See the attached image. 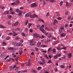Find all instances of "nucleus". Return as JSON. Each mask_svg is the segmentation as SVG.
Listing matches in <instances>:
<instances>
[{
	"label": "nucleus",
	"instance_id": "nucleus-62",
	"mask_svg": "<svg viewBox=\"0 0 73 73\" xmlns=\"http://www.w3.org/2000/svg\"><path fill=\"white\" fill-rule=\"evenodd\" d=\"M71 18V17H70V16H69L68 18V20H70V19Z\"/></svg>",
	"mask_w": 73,
	"mask_h": 73
},
{
	"label": "nucleus",
	"instance_id": "nucleus-23",
	"mask_svg": "<svg viewBox=\"0 0 73 73\" xmlns=\"http://www.w3.org/2000/svg\"><path fill=\"white\" fill-rule=\"evenodd\" d=\"M8 49L9 50H13V48L12 47H10L8 48Z\"/></svg>",
	"mask_w": 73,
	"mask_h": 73
},
{
	"label": "nucleus",
	"instance_id": "nucleus-50",
	"mask_svg": "<svg viewBox=\"0 0 73 73\" xmlns=\"http://www.w3.org/2000/svg\"><path fill=\"white\" fill-rule=\"evenodd\" d=\"M56 55H57V56L58 57H60V56L61 55L60 54H57Z\"/></svg>",
	"mask_w": 73,
	"mask_h": 73
},
{
	"label": "nucleus",
	"instance_id": "nucleus-22",
	"mask_svg": "<svg viewBox=\"0 0 73 73\" xmlns=\"http://www.w3.org/2000/svg\"><path fill=\"white\" fill-rule=\"evenodd\" d=\"M5 28V27H4V26H3V25H0V28Z\"/></svg>",
	"mask_w": 73,
	"mask_h": 73
},
{
	"label": "nucleus",
	"instance_id": "nucleus-6",
	"mask_svg": "<svg viewBox=\"0 0 73 73\" xmlns=\"http://www.w3.org/2000/svg\"><path fill=\"white\" fill-rule=\"evenodd\" d=\"M56 23H58V21L56 20V19H54L53 23V24L54 25H56Z\"/></svg>",
	"mask_w": 73,
	"mask_h": 73
},
{
	"label": "nucleus",
	"instance_id": "nucleus-15",
	"mask_svg": "<svg viewBox=\"0 0 73 73\" xmlns=\"http://www.w3.org/2000/svg\"><path fill=\"white\" fill-rule=\"evenodd\" d=\"M15 5H17L19 3V0H16L15 1Z\"/></svg>",
	"mask_w": 73,
	"mask_h": 73
},
{
	"label": "nucleus",
	"instance_id": "nucleus-25",
	"mask_svg": "<svg viewBox=\"0 0 73 73\" xmlns=\"http://www.w3.org/2000/svg\"><path fill=\"white\" fill-rule=\"evenodd\" d=\"M18 58H19V56H17L15 58V60H16V61L17 62L18 61Z\"/></svg>",
	"mask_w": 73,
	"mask_h": 73
},
{
	"label": "nucleus",
	"instance_id": "nucleus-19",
	"mask_svg": "<svg viewBox=\"0 0 73 73\" xmlns=\"http://www.w3.org/2000/svg\"><path fill=\"white\" fill-rule=\"evenodd\" d=\"M66 7H69V3H68V2H66Z\"/></svg>",
	"mask_w": 73,
	"mask_h": 73
},
{
	"label": "nucleus",
	"instance_id": "nucleus-51",
	"mask_svg": "<svg viewBox=\"0 0 73 73\" xmlns=\"http://www.w3.org/2000/svg\"><path fill=\"white\" fill-rule=\"evenodd\" d=\"M45 56V57H46V58H47V59H49V57H48V56L47 55H46Z\"/></svg>",
	"mask_w": 73,
	"mask_h": 73
},
{
	"label": "nucleus",
	"instance_id": "nucleus-9",
	"mask_svg": "<svg viewBox=\"0 0 73 73\" xmlns=\"http://www.w3.org/2000/svg\"><path fill=\"white\" fill-rule=\"evenodd\" d=\"M19 24V22H17L15 23L14 24H13L12 25L13 26L14 25V26H17V25H18V24Z\"/></svg>",
	"mask_w": 73,
	"mask_h": 73
},
{
	"label": "nucleus",
	"instance_id": "nucleus-63",
	"mask_svg": "<svg viewBox=\"0 0 73 73\" xmlns=\"http://www.w3.org/2000/svg\"><path fill=\"white\" fill-rule=\"evenodd\" d=\"M56 16H58V17H60V14H57Z\"/></svg>",
	"mask_w": 73,
	"mask_h": 73
},
{
	"label": "nucleus",
	"instance_id": "nucleus-47",
	"mask_svg": "<svg viewBox=\"0 0 73 73\" xmlns=\"http://www.w3.org/2000/svg\"><path fill=\"white\" fill-rule=\"evenodd\" d=\"M12 11H13V9H12V8H10V12H12Z\"/></svg>",
	"mask_w": 73,
	"mask_h": 73
},
{
	"label": "nucleus",
	"instance_id": "nucleus-20",
	"mask_svg": "<svg viewBox=\"0 0 73 73\" xmlns=\"http://www.w3.org/2000/svg\"><path fill=\"white\" fill-rule=\"evenodd\" d=\"M41 47L42 48H44V47H46V46L45 44H42L41 45Z\"/></svg>",
	"mask_w": 73,
	"mask_h": 73
},
{
	"label": "nucleus",
	"instance_id": "nucleus-61",
	"mask_svg": "<svg viewBox=\"0 0 73 73\" xmlns=\"http://www.w3.org/2000/svg\"><path fill=\"white\" fill-rule=\"evenodd\" d=\"M48 57H49L50 59H51L52 58V56L51 55H49Z\"/></svg>",
	"mask_w": 73,
	"mask_h": 73
},
{
	"label": "nucleus",
	"instance_id": "nucleus-32",
	"mask_svg": "<svg viewBox=\"0 0 73 73\" xmlns=\"http://www.w3.org/2000/svg\"><path fill=\"white\" fill-rule=\"evenodd\" d=\"M0 56L1 57H4V54H1Z\"/></svg>",
	"mask_w": 73,
	"mask_h": 73
},
{
	"label": "nucleus",
	"instance_id": "nucleus-39",
	"mask_svg": "<svg viewBox=\"0 0 73 73\" xmlns=\"http://www.w3.org/2000/svg\"><path fill=\"white\" fill-rule=\"evenodd\" d=\"M60 67L61 68H65V66L63 65H61L60 66Z\"/></svg>",
	"mask_w": 73,
	"mask_h": 73
},
{
	"label": "nucleus",
	"instance_id": "nucleus-55",
	"mask_svg": "<svg viewBox=\"0 0 73 73\" xmlns=\"http://www.w3.org/2000/svg\"><path fill=\"white\" fill-rule=\"evenodd\" d=\"M47 36L48 37H52V35H51L49 34Z\"/></svg>",
	"mask_w": 73,
	"mask_h": 73
},
{
	"label": "nucleus",
	"instance_id": "nucleus-54",
	"mask_svg": "<svg viewBox=\"0 0 73 73\" xmlns=\"http://www.w3.org/2000/svg\"><path fill=\"white\" fill-rule=\"evenodd\" d=\"M57 19H58V20H61V17H58L57 18Z\"/></svg>",
	"mask_w": 73,
	"mask_h": 73
},
{
	"label": "nucleus",
	"instance_id": "nucleus-42",
	"mask_svg": "<svg viewBox=\"0 0 73 73\" xmlns=\"http://www.w3.org/2000/svg\"><path fill=\"white\" fill-rule=\"evenodd\" d=\"M49 1L51 3H53L54 2V0H49Z\"/></svg>",
	"mask_w": 73,
	"mask_h": 73
},
{
	"label": "nucleus",
	"instance_id": "nucleus-1",
	"mask_svg": "<svg viewBox=\"0 0 73 73\" xmlns=\"http://www.w3.org/2000/svg\"><path fill=\"white\" fill-rule=\"evenodd\" d=\"M31 13H28L26 14L25 15L26 17H30V18L34 19L35 17H38V16L37 15L34 14L33 15H31Z\"/></svg>",
	"mask_w": 73,
	"mask_h": 73
},
{
	"label": "nucleus",
	"instance_id": "nucleus-33",
	"mask_svg": "<svg viewBox=\"0 0 73 73\" xmlns=\"http://www.w3.org/2000/svg\"><path fill=\"white\" fill-rule=\"evenodd\" d=\"M49 16V13H47L46 14V17H48Z\"/></svg>",
	"mask_w": 73,
	"mask_h": 73
},
{
	"label": "nucleus",
	"instance_id": "nucleus-14",
	"mask_svg": "<svg viewBox=\"0 0 73 73\" xmlns=\"http://www.w3.org/2000/svg\"><path fill=\"white\" fill-rule=\"evenodd\" d=\"M4 13L5 15H8V14H9V11H5L4 12Z\"/></svg>",
	"mask_w": 73,
	"mask_h": 73
},
{
	"label": "nucleus",
	"instance_id": "nucleus-12",
	"mask_svg": "<svg viewBox=\"0 0 73 73\" xmlns=\"http://www.w3.org/2000/svg\"><path fill=\"white\" fill-rule=\"evenodd\" d=\"M34 37H35V38H37L38 36V35L37 33H35L34 34Z\"/></svg>",
	"mask_w": 73,
	"mask_h": 73
},
{
	"label": "nucleus",
	"instance_id": "nucleus-10",
	"mask_svg": "<svg viewBox=\"0 0 73 73\" xmlns=\"http://www.w3.org/2000/svg\"><path fill=\"white\" fill-rule=\"evenodd\" d=\"M17 46H23V44L20 43H17Z\"/></svg>",
	"mask_w": 73,
	"mask_h": 73
},
{
	"label": "nucleus",
	"instance_id": "nucleus-30",
	"mask_svg": "<svg viewBox=\"0 0 73 73\" xmlns=\"http://www.w3.org/2000/svg\"><path fill=\"white\" fill-rule=\"evenodd\" d=\"M45 30H46V31H49V29L47 27H45Z\"/></svg>",
	"mask_w": 73,
	"mask_h": 73
},
{
	"label": "nucleus",
	"instance_id": "nucleus-58",
	"mask_svg": "<svg viewBox=\"0 0 73 73\" xmlns=\"http://www.w3.org/2000/svg\"><path fill=\"white\" fill-rule=\"evenodd\" d=\"M15 4H16V3H15V2L12 3H11V5H14Z\"/></svg>",
	"mask_w": 73,
	"mask_h": 73
},
{
	"label": "nucleus",
	"instance_id": "nucleus-49",
	"mask_svg": "<svg viewBox=\"0 0 73 73\" xmlns=\"http://www.w3.org/2000/svg\"><path fill=\"white\" fill-rule=\"evenodd\" d=\"M16 12L17 13L19 12V9H16L15 10Z\"/></svg>",
	"mask_w": 73,
	"mask_h": 73
},
{
	"label": "nucleus",
	"instance_id": "nucleus-46",
	"mask_svg": "<svg viewBox=\"0 0 73 73\" xmlns=\"http://www.w3.org/2000/svg\"><path fill=\"white\" fill-rule=\"evenodd\" d=\"M10 14H12V15H13L15 14V13L13 11H11L10 13Z\"/></svg>",
	"mask_w": 73,
	"mask_h": 73
},
{
	"label": "nucleus",
	"instance_id": "nucleus-37",
	"mask_svg": "<svg viewBox=\"0 0 73 73\" xmlns=\"http://www.w3.org/2000/svg\"><path fill=\"white\" fill-rule=\"evenodd\" d=\"M44 63L43 62H39V64H40V65H43V64H44Z\"/></svg>",
	"mask_w": 73,
	"mask_h": 73
},
{
	"label": "nucleus",
	"instance_id": "nucleus-57",
	"mask_svg": "<svg viewBox=\"0 0 73 73\" xmlns=\"http://www.w3.org/2000/svg\"><path fill=\"white\" fill-rule=\"evenodd\" d=\"M21 66H24V63H21Z\"/></svg>",
	"mask_w": 73,
	"mask_h": 73
},
{
	"label": "nucleus",
	"instance_id": "nucleus-60",
	"mask_svg": "<svg viewBox=\"0 0 73 73\" xmlns=\"http://www.w3.org/2000/svg\"><path fill=\"white\" fill-rule=\"evenodd\" d=\"M44 25H41V28H44Z\"/></svg>",
	"mask_w": 73,
	"mask_h": 73
},
{
	"label": "nucleus",
	"instance_id": "nucleus-7",
	"mask_svg": "<svg viewBox=\"0 0 73 73\" xmlns=\"http://www.w3.org/2000/svg\"><path fill=\"white\" fill-rule=\"evenodd\" d=\"M52 50V48H49L48 50V53H50Z\"/></svg>",
	"mask_w": 73,
	"mask_h": 73
},
{
	"label": "nucleus",
	"instance_id": "nucleus-44",
	"mask_svg": "<svg viewBox=\"0 0 73 73\" xmlns=\"http://www.w3.org/2000/svg\"><path fill=\"white\" fill-rule=\"evenodd\" d=\"M52 52L53 53H55L56 52V49H53L52 50Z\"/></svg>",
	"mask_w": 73,
	"mask_h": 73
},
{
	"label": "nucleus",
	"instance_id": "nucleus-34",
	"mask_svg": "<svg viewBox=\"0 0 73 73\" xmlns=\"http://www.w3.org/2000/svg\"><path fill=\"white\" fill-rule=\"evenodd\" d=\"M41 68H42L41 67H38L37 68V69L38 70H40V69H41Z\"/></svg>",
	"mask_w": 73,
	"mask_h": 73
},
{
	"label": "nucleus",
	"instance_id": "nucleus-18",
	"mask_svg": "<svg viewBox=\"0 0 73 73\" xmlns=\"http://www.w3.org/2000/svg\"><path fill=\"white\" fill-rule=\"evenodd\" d=\"M2 45L3 46H5L6 45V43L5 42H3L2 43Z\"/></svg>",
	"mask_w": 73,
	"mask_h": 73
},
{
	"label": "nucleus",
	"instance_id": "nucleus-64",
	"mask_svg": "<svg viewBox=\"0 0 73 73\" xmlns=\"http://www.w3.org/2000/svg\"><path fill=\"white\" fill-rule=\"evenodd\" d=\"M8 57H9V56H7L6 58H5V59H4V60H6V59H7V58H8Z\"/></svg>",
	"mask_w": 73,
	"mask_h": 73
},
{
	"label": "nucleus",
	"instance_id": "nucleus-40",
	"mask_svg": "<svg viewBox=\"0 0 73 73\" xmlns=\"http://www.w3.org/2000/svg\"><path fill=\"white\" fill-rule=\"evenodd\" d=\"M11 59H12V58H10L9 59H7V61L8 62H9V61H11Z\"/></svg>",
	"mask_w": 73,
	"mask_h": 73
},
{
	"label": "nucleus",
	"instance_id": "nucleus-4",
	"mask_svg": "<svg viewBox=\"0 0 73 73\" xmlns=\"http://www.w3.org/2000/svg\"><path fill=\"white\" fill-rule=\"evenodd\" d=\"M17 42H13L11 43V44H12V45H15V46H17Z\"/></svg>",
	"mask_w": 73,
	"mask_h": 73
},
{
	"label": "nucleus",
	"instance_id": "nucleus-5",
	"mask_svg": "<svg viewBox=\"0 0 73 73\" xmlns=\"http://www.w3.org/2000/svg\"><path fill=\"white\" fill-rule=\"evenodd\" d=\"M36 6V5L35 3H32L31 5V7H35Z\"/></svg>",
	"mask_w": 73,
	"mask_h": 73
},
{
	"label": "nucleus",
	"instance_id": "nucleus-27",
	"mask_svg": "<svg viewBox=\"0 0 73 73\" xmlns=\"http://www.w3.org/2000/svg\"><path fill=\"white\" fill-rule=\"evenodd\" d=\"M59 4L60 5V6H61V5L63 4V1H62L60 2L59 3Z\"/></svg>",
	"mask_w": 73,
	"mask_h": 73
},
{
	"label": "nucleus",
	"instance_id": "nucleus-21",
	"mask_svg": "<svg viewBox=\"0 0 73 73\" xmlns=\"http://www.w3.org/2000/svg\"><path fill=\"white\" fill-rule=\"evenodd\" d=\"M61 49H64V50H66V47L63 46V47L61 48Z\"/></svg>",
	"mask_w": 73,
	"mask_h": 73
},
{
	"label": "nucleus",
	"instance_id": "nucleus-11",
	"mask_svg": "<svg viewBox=\"0 0 73 73\" xmlns=\"http://www.w3.org/2000/svg\"><path fill=\"white\" fill-rule=\"evenodd\" d=\"M22 14H23V12L21 11H20L18 13V15L19 16H21Z\"/></svg>",
	"mask_w": 73,
	"mask_h": 73
},
{
	"label": "nucleus",
	"instance_id": "nucleus-48",
	"mask_svg": "<svg viewBox=\"0 0 73 73\" xmlns=\"http://www.w3.org/2000/svg\"><path fill=\"white\" fill-rule=\"evenodd\" d=\"M19 53L20 55H21V54H22V53H23V51H19Z\"/></svg>",
	"mask_w": 73,
	"mask_h": 73
},
{
	"label": "nucleus",
	"instance_id": "nucleus-26",
	"mask_svg": "<svg viewBox=\"0 0 73 73\" xmlns=\"http://www.w3.org/2000/svg\"><path fill=\"white\" fill-rule=\"evenodd\" d=\"M42 62L45 64V59L44 58L42 59Z\"/></svg>",
	"mask_w": 73,
	"mask_h": 73
},
{
	"label": "nucleus",
	"instance_id": "nucleus-45",
	"mask_svg": "<svg viewBox=\"0 0 73 73\" xmlns=\"http://www.w3.org/2000/svg\"><path fill=\"white\" fill-rule=\"evenodd\" d=\"M22 36H23L24 37L25 36V33H22Z\"/></svg>",
	"mask_w": 73,
	"mask_h": 73
},
{
	"label": "nucleus",
	"instance_id": "nucleus-16",
	"mask_svg": "<svg viewBox=\"0 0 73 73\" xmlns=\"http://www.w3.org/2000/svg\"><path fill=\"white\" fill-rule=\"evenodd\" d=\"M40 31L42 32L43 33H45V30L43 29L40 28Z\"/></svg>",
	"mask_w": 73,
	"mask_h": 73
},
{
	"label": "nucleus",
	"instance_id": "nucleus-3",
	"mask_svg": "<svg viewBox=\"0 0 73 73\" xmlns=\"http://www.w3.org/2000/svg\"><path fill=\"white\" fill-rule=\"evenodd\" d=\"M64 29V27L62 26L61 27L60 29L59 30V33H61L62 32V31Z\"/></svg>",
	"mask_w": 73,
	"mask_h": 73
},
{
	"label": "nucleus",
	"instance_id": "nucleus-13",
	"mask_svg": "<svg viewBox=\"0 0 73 73\" xmlns=\"http://www.w3.org/2000/svg\"><path fill=\"white\" fill-rule=\"evenodd\" d=\"M72 57V54L71 53H69L68 54V58H70Z\"/></svg>",
	"mask_w": 73,
	"mask_h": 73
},
{
	"label": "nucleus",
	"instance_id": "nucleus-36",
	"mask_svg": "<svg viewBox=\"0 0 73 73\" xmlns=\"http://www.w3.org/2000/svg\"><path fill=\"white\" fill-rule=\"evenodd\" d=\"M39 21H42V22H43V23H44V21L42 19H39Z\"/></svg>",
	"mask_w": 73,
	"mask_h": 73
},
{
	"label": "nucleus",
	"instance_id": "nucleus-38",
	"mask_svg": "<svg viewBox=\"0 0 73 73\" xmlns=\"http://www.w3.org/2000/svg\"><path fill=\"white\" fill-rule=\"evenodd\" d=\"M23 72L24 73H27V70H26L23 71Z\"/></svg>",
	"mask_w": 73,
	"mask_h": 73
},
{
	"label": "nucleus",
	"instance_id": "nucleus-29",
	"mask_svg": "<svg viewBox=\"0 0 73 73\" xmlns=\"http://www.w3.org/2000/svg\"><path fill=\"white\" fill-rule=\"evenodd\" d=\"M32 72H33V73H37V71L35 70H33L31 71Z\"/></svg>",
	"mask_w": 73,
	"mask_h": 73
},
{
	"label": "nucleus",
	"instance_id": "nucleus-2",
	"mask_svg": "<svg viewBox=\"0 0 73 73\" xmlns=\"http://www.w3.org/2000/svg\"><path fill=\"white\" fill-rule=\"evenodd\" d=\"M30 45L33 46L36 44V42L34 39H32L30 41Z\"/></svg>",
	"mask_w": 73,
	"mask_h": 73
},
{
	"label": "nucleus",
	"instance_id": "nucleus-52",
	"mask_svg": "<svg viewBox=\"0 0 73 73\" xmlns=\"http://www.w3.org/2000/svg\"><path fill=\"white\" fill-rule=\"evenodd\" d=\"M46 41L47 42H50V40H49V39H48L47 40V41H46L45 42V43H47V42H46Z\"/></svg>",
	"mask_w": 73,
	"mask_h": 73
},
{
	"label": "nucleus",
	"instance_id": "nucleus-35",
	"mask_svg": "<svg viewBox=\"0 0 73 73\" xmlns=\"http://www.w3.org/2000/svg\"><path fill=\"white\" fill-rule=\"evenodd\" d=\"M41 43H38L37 44V45L38 46H40L41 45Z\"/></svg>",
	"mask_w": 73,
	"mask_h": 73
},
{
	"label": "nucleus",
	"instance_id": "nucleus-56",
	"mask_svg": "<svg viewBox=\"0 0 73 73\" xmlns=\"http://www.w3.org/2000/svg\"><path fill=\"white\" fill-rule=\"evenodd\" d=\"M52 62L51 61V60H49V61L47 63L48 64H50V63H51Z\"/></svg>",
	"mask_w": 73,
	"mask_h": 73
},
{
	"label": "nucleus",
	"instance_id": "nucleus-59",
	"mask_svg": "<svg viewBox=\"0 0 73 73\" xmlns=\"http://www.w3.org/2000/svg\"><path fill=\"white\" fill-rule=\"evenodd\" d=\"M16 40H20V38L18 37H17L16 38Z\"/></svg>",
	"mask_w": 73,
	"mask_h": 73
},
{
	"label": "nucleus",
	"instance_id": "nucleus-24",
	"mask_svg": "<svg viewBox=\"0 0 73 73\" xmlns=\"http://www.w3.org/2000/svg\"><path fill=\"white\" fill-rule=\"evenodd\" d=\"M58 56H57V54L55 56H54V59H56V58H57V57Z\"/></svg>",
	"mask_w": 73,
	"mask_h": 73
},
{
	"label": "nucleus",
	"instance_id": "nucleus-41",
	"mask_svg": "<svg viewBox=\"0 0 73 73\" xmlns=\"http://www.w3.org/2000/svg\"><path fill=\"white\" fill-rule=\"evenodd\" d=\"M8 17L9 19H11L12 18V16H11V15H9L8 16Z\"/></svg>",
	"mask_w": 73,
	"mask_h": 73
},
{
	"label": "nucleus",
	"instance_id": "nucleus-17",
	"mask_svg": "<svg viewBox=\"0 0 73 73\" xmlns=\"http://www.w3.org/2000/svg\"><path fill=\"white\" fill-rule=\"evenodd\" d=\"M65 36V34L62 33L60 35V37H64Z\"/></svg>",
	"mask_w": 73,
	"mask_h": 73
},
{
	"label": "nucleus",
	"instance_id": "nucleus-43",
	"mask_svg": "<svg viewBox=\"0 0 73 73\" xmlns=\"http://www.w3.org/2000/svg\"><path fill=\"white\" fill-rule=\"evenodd\" d=\"M28 21H26L25 22V24L26 25L28 24Z\"/></svg>",
	"mask_w": 73,
	"mask_h": 73
},
{
	"label": "nucleus",
	"instance_id": "nucleus-8",
	"mask_svg": "<svg viewBox=\"0 0 73 73\" xmlns=\"http://www.w3.org/2000/svg\"><path fill=\"white\" fill-rule=\"evenodd\" d=\"M27 66H31V63H30V62L29 61H28L27 63Z\"/></svg>",
	"mask_w": 73,
	"mask_h": 73
},
{
	"label": "nucleus",
	"instance_id": "nucleus-28",
	"mask_svg": "<svg viewBox=\"0 0 73 73\" xmlns=\"http://www.w3.org/2000/svg\"><path fill=\"white\" fill-rule=\"evenodd\" d=\"M10 39H11V37L9 36L7 37L6 38V40H9Z\"/></svg>",
	"mask_w": 73,
	"mask_h": 73
},
{
	"label": "nucleus",
	"instance_id": "nucleus-53",
	"mask_svg": "<svg viewBox=\"0 0 73 73\" xmlns=\"http://www.w3.org/2000/svg\"><path fill=\"white\" fill-rule=\"evenodd\" d=\"M25 32H28V28L27 27L25 29Z\"/></svg>",
	"mask_w": 73,
	"mask_h": 73
},
{
	"label": "nucleus",
	"instance_id": "nucleus-31",
	"mask_svg": "<svg viewBox=\"0 0 73 73\" xmlns=\"http://www.w3.org/2000/svg\"><path fill=\"white\" fill-rule=\"evenodd\" d=\"M56 48L57 49V50H61V47H56Z\"/></svg>",
	"mask_w": 73,
	"mask_h": 73
}]
</instances>
